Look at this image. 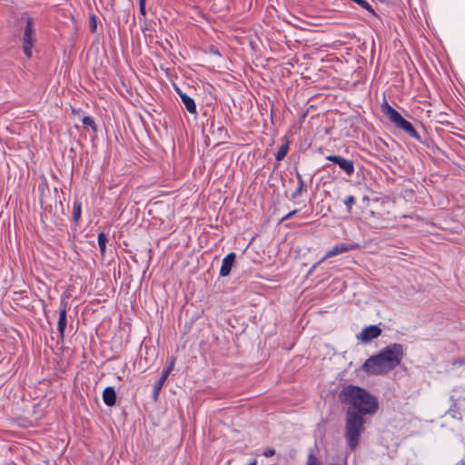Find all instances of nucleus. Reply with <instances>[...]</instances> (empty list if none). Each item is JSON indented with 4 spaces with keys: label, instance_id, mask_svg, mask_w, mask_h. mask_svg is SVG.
Here are the masks:
<instances>
[{
    "label": "nucleus",
    "instance_id": "obj_1",
    "mask_svg": "<svg viewBox=\"0 0 465 465\" xmlns=\"http://www.w3.org/2000/svg\"><path fill=\"white\" fill-rule=\"evenodd\" d=\"M404 348L400 343H391L378 354L370 357L363 364V371L369 375H382L400 365Z\"/></svg>",
    "mask_w": 465,
    "mask_h": 465
},
{
    "label": "nucleus",
    "instance_id": "obj_2",
    "mask_svg": "<svg viewBox=\"0 0 465 465\" xmlns=\"http://www.w3.org/2000/svg\"><path fill=\"white\" fill-rule=\"evenodd\" d=\"M341 396L344 401L349 403L347 411H352L364 417L365 415H373L378 411L377 398L360 387L347 386L341 391Z\"/></svg>",
    "mask_w": 465,
    "mask_h": 465
},
{
    "label": "nucleus",
    "instance_id": "obj_3",
    "mask_svg": "<svg viewBox=\"0 0 465 465\" xmlns=\"http://www.w3.org/2000/svg\"><path fill=\"white\" fill-rule=\"evenodd\" d=\"M366 419L352 411L346 412L344 437L351 450H355L364 431Z\"/></svg>",
    "mask_w": 465,
    "mask_h": 465
},
{
    "label": "nucleus",
    "instance_id": "obj_4",
    "mask_svg": "<svg viewBox=\"0 0 465 465\" xmlns=\"http://www.w3.org/2000/svg\"><path fill=\"white\" fill-rule=\"evenodd\" d=\"M383 114L392 122L396 127L405 131L410 136L420 140V135L411 124V123L405 120L401 114L392 108L389 104L385 103L382 106Z\"/></svg>",
    "mask_w": 465,
    "mask_h": 465
},
{
    "label": "nucleus",
    "instance_id": "obj_5",
    "mask_svg": "<svg viewBox=\"0 0 465 465\" xmlns=\"http://www.w3.org/2000/svg\"><path fill=\"white\" fill-rule=\"evenodd\" d=\"M34 45L33 38V21L31 18H28L26 21V26L25 28L24 36H23V50L25 54L30 58L32 56V49Z\"/></svg>",
    "mask_w": 465,
    "mask_h": 465
},
{
    "label": "nucleus",
    "instance_id": "obj_6",
    "mask_svg": "<svg viewBox=\"0 0 465 465\" xmlns=\"http://www.w3.org/2000/svg\"><path fill=\"white\" fill-rule=\"evenodd\" d=\"M358 247H359V245L356 244V243L355 244H351V243L342 242V243L337 244V245L333 246L331 250H329L325 253V255L320 261V262H322L323 261H325L326 259H329L331 257H333V256H336V255H339V254H341V253H344V252L355 250Z\"/></svg>",
    "mask_w": 465,
    "mask_h": 465
},
{
    "label": "nucleus",
    "instance_id": "obj_7",
    "mask_svg": "<svg viewBox=\"0 0 465 465\" xmlns=\"http://www.w3.org/2000/svg\"><path fill=\"white\" fill-rule=\"evenodd\" d=\"M381 333V330L378 326L371 325L363 329L361 333L357 334V339L363 343H368L379 337Z\"/></svg>",
    "mask_w": 465,
    "mask_h": 465
},
{
    "label": "nucleus",
    "instance_id": "obj_8",
    "mask_svg": "<svg viewBox=\"0 0 465 465\" xmlns=\"http://www.w3.org/2000/svg\"><path fill=\"white\" fill-rule=\"evenodd\" d=\"M329 161L336 163L339 167L343 170L347 175L351 176L354 173L353 162L348 159H344L338 155H328L326 157Z\"/></svg>",
    "mask_w": 465,
    "mask_h": 465
},
{
    "label": "nucleus",
    "instance_id": "obj_9",
    "mask_svg": "<svg viewBox=\"0 0 465 465\" xmlns=\"http://www.w3.org/2000/svg\"><path fill=\"white\" fill-rule=\"evenodd\" d=\"M236 255L234 252H230L227 254L222 262V266L220 269V275L222 277L228 276L231 272V270L234 264Z\"/></svg>",
    "mask_w": 465,
    "mask_h": 465
},
{
    "label": "nucleus",
    "instance_id": "obj_10",
    "mask_svg": "<svg viewBox=\"0 0 465 465\" xmlns=\"http://www.w3.org/2000/svg\"><path fill=\"white\" fill-rule=\"evenodd\" d=\"M173 364H174V360H172L170 366L163 372L160 379L155 382V384L153 386V397L154 400H156L158 398V395H159V392H160L162 387L163 386L170 372L173 371Z\"/></svg>",
    "mask_w": 465,
    "mask_h": 465
},
{
    "label": "nucleus",
    "instance_id": "obj_11",
    "mask_svg": "<svg viewBox=\"0 0 465 465\" xmlns=\"http://www.w3.org/2000/svg\"><path fill=\"white\" fill-rule=\"evenodd\" d=\"M103 401L107 406H114L116 402V393L113 387H107L103 391Z\"/></svg>",
    "mask_w": 465,
    "mask_h": 465
},
{
    "label": "nucleus",
    "instance_id": "obj_12",
    "mask_svg": "<svg viewBox=\"0 0 465 465\" xmlns=\"http://www.w3.org/2000/svg\"><path fill=\"white\" fill-rule=\"evenodd\" d=\"M180 97L190 114H196V104L194 100L185 94L179 92Z\"/></svg>",
    "mask_w": 465,
    "mask_h": 465
},
{
    "label": "nucleus",
    "instance_id": "obj_13",
    "mask_svg": "<svg viewBox=\"0 0 465 465\" xmlns=\"http://www.w3.org/2000/svg\"><path fill=\"white\" fill-rule=\"evenodd\" d=\"M66 328V309L65 307L60 310L59 320L57 323V329L61 336L64 335V332Z\"/></svg>",
    "mask_w": 465,
    "mask_h": 465
},
{
    "label": "nucleus",
    "instance_id": "obj_14",
    "mask_svg": "<svg viewBox=\"0 0 465 465\" xmlns=\"http://www.w3.org/2000/svg\"><path fill=\"white\" fill-rule=\"evenodd\" d=\"M288 150H289V143L286 142L279 148V150L275 155L276 161H278V162L282 161L286 156Z\"/></svg>",
    "mask_w": 465,
    "mask_h": 465
},
{
    "label": "nucleus",
    "instance_id": "obj_15",
    "mask_svg": "<svg viewBox=\"0 0 465 465\" xmlns=\"http://www.w3.org/2000/svg\"><path fill=\"white\" fill-rule=\"evenodd\" d=\"M98 244L101 251V253L104 254L106 248V242H108V237L105 233L100 232L98 234Z\"/></svg>",
    "mask_w": 465,
    "mask_h": 465
},
{
    "label": "nucleus",
    "instance_id": "obj_16",
    "mask_svg": "<svg viewBox=\"0 0 465 465\" xmlns=\"http://www.w3.org/2000/svg\"><path fill=\"white\" fill-rule=\"evenodd\" d=\"M73 217L75 222L81 217V203L79 202H74V203Z\"/></svg>",
    "mask_w": 465,
    "mask_h": 465
},
{
    "label": "nucleus",
    "instance_id": "obj_17",
    "mask_svg": "<svg viewBox=\"0 0 465 465\" xmlns=\"http://www.w3.org/2000/svg\"><path fill=\"white\" fill-rule=\"evenodd\" d=\"M83 124L85 127H91L93 130H95V124L94 120L89 116H84L83 118Z\"/></svg>",
    "mask_w": 465,
    "mask_h": 465
},
{
    "label": "nucleus",
    "instance_id": "obj_18",
    "mask_svg": "<svg viewBox=\"0 0 465 465\" xmlns=\"http://www.w3.org/2000/svg\"><path fill=\"white\" fill-rule=\"evenodd\" d=\"M356 203V199L354 196L350 195L346 197L344 200V204L347 206L348 211L350 212L351 209V206Z\"/></svg>",
    "mask_w": 465,
    "mask_h": 465
},
{
    "label": "nucleus",
    "instance_id": "obj_19",
    "mask_svg": "<svg viewBox=\"0 0 465 465\" xmlns=\"http://www.w3.org/2000/svg\"><path fill=\"white\" fill-rule=\"evenodd\" d=\"M306 465H320V462L316 456L313 454H310L307 459Z\"/></svg>",
    "mask_w": 465,
    "mask_h": 465
},
{
    "label": "nucleus",
    "instance_id": "obj_20",
    "mask_svg": "<svg viewBox=\"0 0 465 465\" xmlns=\"http://www.w3.org/2000/svg\"><path fill=\"white\" fill-rule=\"evenodd\" d=\"M354 1L356 3H358L363 8L372 11L371 5L367 1H365V0H354Z\"/></svg>",
    "mask_w": 465,
    "mask_h": 465
},
{
    "label": "nucleus",
    "instance_id": "obj_21",
    "mask_svg": "<svg viewBox=\"0 0 465 465\" xmlns=\"http://www.w3.org/2000/svg\"><path fill=\"white\" fill-rule=\"evenodd\" d=\"M139 9H140V13L144 16L146 14L145 0H139Z\"/></svg>",
    "mask_w": 465,
    "mask_h": 465
},
{
    "label": "nucleus",
    "instance_id": "obj_22",
    "mask_svg": "<svg viewBox=\"0 0 465 465\" xmlns=\"http://www.w3.org/2000/svg\"><path fill=\"white\" fill-rule=\"evenodd\" d=\"M297 179H298V183H299V187L297 189V193L301 192L302 187H303V181H302V178L301 176V174H297Z\"/></svg>",
    "mask_w": 465,
    "mask_h": 465
},
{
    "label": "nucleus",
    "instance_id": "obj_23",
    "mask_svg": "<svg viewBox=\"0 0 465 465\" xmlns=\"http://www.w3.org/2000/svg\"><path fill=\"white\" fill-rule=\"evenodd\" d=\"M274 453H275V451L273 449H267L264 450L263 455L265 457H271V456L274 455Z\"/></svg>",
    "mask_w": 465,
    "mask_h": 465
},
{
    "label": "nucleus",
    "instance_id": "obj_24",
    "mask_svg": "<svg viewBox=\"0 0 465 465\" xmlns=\"http://www.w3.org/2000/svg\"><path fill=\"white\" fill-rule=\"evenodd\" d=\"M296 211H292L291 213H289L284 218L283 220H288V219H291L294 214H295Z\"/></svg>",
    "mask_w": 465,
    "mask_h": 465
},
{
    "label": "nucleus",
    "instance_id": "obj_25",
    "mask_svg": "<svg viewBox=\"0 0 465 465\" xmlns=\"http://www.w3.org/2000/svg\"><path fill=\"white\" fill-rule=\"evenodd\" d=\"M91 29L93 32L96 30V23L94 21V17H93V23L91 24Z\"/></svg>",
    "mask_w": 465,
    "mask_h": 465
},
{
    "label": "nucleus",
    "instance_id": "obj_26",
    "mask_svg": "<svg viewBox=\"0 0 465 465\" xmlns=\"http://www.w3.org/2000/svg\"><path fill=\"white\" fill-rule=\"evenodd\" d=\"M458 465H465V462H461V463H460V464H458Z\"/></svg>",
    "mask_w": 465,
    "mask_h": 465
}]
</instances>
